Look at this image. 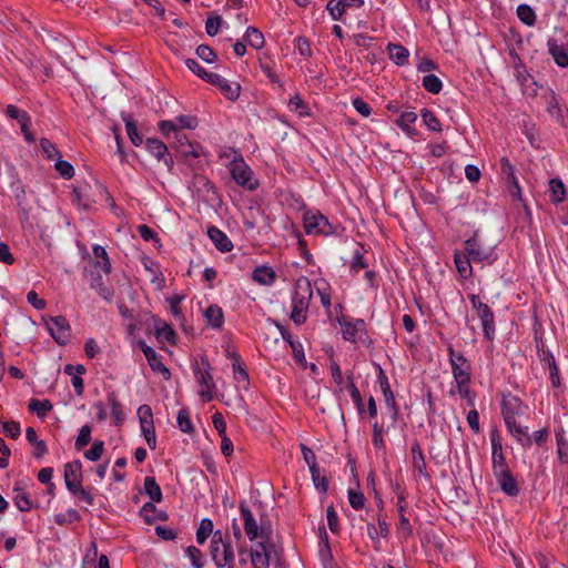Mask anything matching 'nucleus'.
I'll return each instance as SVG.
<instances>
[{"mask_svg": "<svg viewBox=\"0 0 568 568\" xmlns=\"http://www.w3.org/2000/svg\"><path fill=\"white\" fill-rule=\"evenodd\" d=\"M517 404V399L504 400L503 415L505 423L511 435L523 445L529 446L531 437L529 435V426L526 418L518 412H514L513 407Z\"/></svg>", "mask_w": 568, "mask_h": 568, "instance_id": "f257e3e1", "label": "nucleus"}, {"mask_svg": "<svg viewBox=\"0 0 568 568\" xmlns=\"http://www.w3.org/2000/svg\"><path fill=\"white\" fill-rule=\"evenodd\" d=\"M312 296V286H295L290 317L296 325L305 323Z\"/></svg>", "mask_w": 568, "mask_h": 568, "instance_id": "f03ea898", "label": "nucleus"}, {"mask_svg": "<svg viewBox=\"0 0 568 568\" xmlns=\"http://www.w3.org/2000/svg\"><path fill=\"white\" fill-rule=\"evenodd\" d=\"M303 224L308 235L328 236L336 231L328 219L317 210L306 211L303 215Z\"/></svg>", "mask_w": 568, "mask_h": 568, "instance_id": "7ed1b4c3", "label": "nucleus"}, {"mask_svg": "<svg viewBox=\"0 0 568 568\" xmlns=\"http://www.w3.org/2000/svg\"><path fill=\"white\" fill-rule=\"evenodd\" d=\"M194 376L197 384L201 386L199 395L204 402H211L214 398L213 390L215 389V383L213 381L212 367L207 358L203 357L201 361V367L194 368Z\"/></svg>", "mask_w": 568, "mask_h": 568, "instance_id": "20e7f679", "label": "nucleus"}, {"mask_svg": "<svg viewBox=\"0 0 568 568\" xmlns=\"http://www.w3.org/2000/svg\"><path fill=\"white\" fill-rule=\"evenodd\" d=\"M230 172L232 179L237 185H241L250 191L257 189L258 181L253 179V171L242 158L235 159L231 162Z\"/></svg>", "mask_w": 568, "mask_h": 568, "instance_id": "39448f33", "label": "nucleus"}, {"mask_svg": "<svg viewBox=\"0 0 568 568\" xmlns=\"http://www.w3.org/2000/svg\"><path fill=\"white\" fill-rule=\"evenodd\" d=\"M93 258L90 261L92 280L101 281L111 272V262L105 248L99 244L92 246Z\"/></svg>", "mask_w": 568, "mask_h": 568, "instance_id": "423d86ee", "label": "nucleus"}, {"mask_svg": "<svg viewBox=\"0 0 568 568\" xmlns=\"http://www.w3.org/2000/svg\"><path fill=\"white\" fill-rule=\"evenodd\" d=\"M542 100L545 102L547 113L554 119V121L561 128H568V110L567 115H565L558 95L552 90H546L542 95Z\"/></svg>", "mask_w": 568, "mask_h": 568, "instance_id": "0eeeda50", "label": "nucleus"}, {"mask_svg": "<svg viewBox=\"0 0 568 568\" xmlns=\"http://www.w3.org/2000/svg\"><path fill=\"white\" fill-rule=\"evenodd\" d=\"M47 327L52 338L59 345H65L71 336V327L64 316H52L47 322Z\"/></svg>", "mask_w": 568, "mask_h": 568, "instance_id": "6e6552de", "label": "nucleus"}, {"mask_svg": "<svg viewBox=\"0 0 568 568\" xmlns=\"http://www.w3.org/2000/svg\"><path fill=\"white\" fill-rule=\"evenodd\" d=\"M448 354L455 382L470 381L469 362L462 354H456L452 345L448 346Z\"/></svg>", "mask_w": 568, "mask_h": 568, "instance_id": "1a4fd4ad", "label": "nucleus"}, {"mask_svg": "<svg viewBox=\"0 0 568 568\" xmlns=\"http://www.w3.org/2000/svg\"><path fill=\"white\" fill-rule=\"evenodd\" d=\"M490 443L494 474L495 476L504 475L506 471L509 470V468L503 453L501 440L498 432L495 430L490 434Z\"/></svg>", "mask_w": 568, "mask_h": 568, "instance_id": "9d476101", "label": "nucleus"}, {"mask_svg": "<svg viewBox=\"0 0 568 568\" xmlns=\"http://www.w3.org/2000/svg\"><path fill=\"white\" fill-rule=\"evenodd\" d=\"M240 513L243 519L244 531L251 541L264 537V528H260L253 513L245 503L240 504Z\"/></svg>", "mask_w": 568, "mask_h": 568, "instance_id": "9b49d317", "label": "nucleus"}, {"mask_svg": "<svg viewBox=\"0 0 568 568\" xmlns=\"http://www.w3.org/2000/svg\"><path fill=\"white\" fill-rule=\"evenodd\" d=\"M337 322L342 327L343 338L355 343L357 338L365 333V321L357 318L352 321L345 316L337 317Z\"/></svg>", "mask_w": 568, "mask_h": 568, "instance_id": "f8f14e48", "label": "nucleus"}, {"mask_svg": "<svg viewBox=\"0 0 568 568\" xmlns=\"http://www.w3.org/2000/svg\"><path fill=\"white\" fill-rule=\"evenodd\" d=\"M205 75H206V82L220 88L222 93L229 100L235 101L239 99L240 92H241V87L239 83H229L227 80H225L220 74L214 73V72H212L210 74H205Z\"/></svg>", "mask_w": 568, "mask_h": 568, "instance_id": "ddd939ff", "label": "nucleus"}, {"mask_svg": "<svg viewBox=\"0 0 568 568\" xmlns=\"http://www.w3.org/2000/svg\"><path fill=\"white\" fill-rule=\"evenodd\" d=\"M159 130L160 132L166 138L170 139L171 136L174 138V144L173 148L179 152L181 150V144H184L185 142H190L186 134H184L179 128L175 121H161L159 123Z\"/></svg>", "mask_w": 568, "mask_h": 568, "instance_id": "4468645a", "label": "nucleus"}, {"mask_svg": "<svg viewBox=\"0 0 568 568\" xmlns=\"http://www.w3.org/2000/svg\"><path fill=\"white\" fill-rule=\"evenodd\" d=\"M349 268L351 272L355 274H358L361 271H363L364 278L369 283H373L375 281L376 273L374 271L368 270V264L365 260L362 247H358L354 251Z\"/></svg>", "mask_w": 568, "mask_h": 568, "instance_id": "2eb2a0df", "label": "nucleus"}, {"mask_svg": "<svg viewBox=\"0 0 568 568\" xmlns=\"http://www.w3.org/2000/svg\"><path fill=\"white\" fill-rule=\"evenodd\" d=\"M364 4V0H331L328 1L326 9L328 10L333 20H341L342 16L348 8H361Z\"/></svg>", "mask_w": 568, "mask_h": 568, "instance_id": "dca6fc26", "label": "nucleus"}, {"mask_svg": "<svg viewBox=\"0 0 568 568\" xmlns=\"http://www.w3.org/2000/svg\"><path fill=\"white\" fill-rule=\"evenodd\" d=\"M465 252L473 262L490 261V252L481 247L476 236L465 242Z\"/></svg>", "mask_w": 568, "mask_h": 568, "instance_id": "f3484780", "label": "nucleus"}, {"mask_svg": "<svg viewBox=\"0 0 568 568\" xmlns=\"http://www.w3.org/2000/svg\"><path fill=\"white\" fill-rule=\"evenodd\" d=\"M142 351L145 355V358L151 367V369L155 373L162 374L165 379H170L171 373L169 368L162 363L161 357L158 353L146 344H142Z\"/></svg>", "mask_w": 568, "mask_h": 568, "instance_id": "a211bd4d", "label": "nucleus"}, {"mask_svg": "<svg viewBox=\"0 0 568 568\" xmlns=\"http://www.w3.org/2000/svg\"><path fill=\"white\" fill-rule=\"evenodd\" d=\"M148 151L154 155L159 161H164L168 168L171 170L173 166V160L168 155V146L159 139H148L145 142Z\"/></svg>", "mask_w": 568, "mask_h": 568, "instance_id": "6ab92c4d", "label": "nucleus"}, {"mask_svg": "<svg viewBox=\"0 0 568 568\" xmlns=\"http://www.w3.org/2000/svg\"><path fill=\"white\" fill-rule=\"evenodd\" d=\"M207 235L220 252L226 253V252L232 251V248H233L232 241L227 237V235L223 231H221L216 226H210L207 229Z\"/></svg>", "mask_w": 568, "mask_h": 568, "instance_id": "aec40b11", "label": "nucleus"}, {"mask_svg": "<svg viewBox=\"0 0 568 568\" xmlns=\"http://www.w3.org/2000/svg\"><path fill=\"white\" fill-rule=\"evenodd\" d=\"M477 315L481 321L484 335L487 339L493 341L495 335V321L494 313L490 307L486 304L485 306L477 310Z\"/></svg>", "mask_w": 568, "mask_h": 568, "instance_id": "412c9836", "label": "nucleus"}, {"mask_svg": "<svg viewBox=\"0 0 568 568\" xmlns=\"http://www.w3.org/2000/svg\"><path fill=\"white\" fill-rule=\"evenodd\" d=\"M381 388L384 395L385 404L388 407L393 422L396 423L398 416V407L395 400V396L390 389L388 379L386 376L379 377Z\"/></svg>", "mask_w": 568, "mask_h": 568, "instance_id": "4be33fe9", "label": "nucleus"}, {"mask_svg": "<svg viewBox=\"0 0 568 568\" xmlns=\"http://www.w3.org/2000/svg\"><path fill=\"white\" fill-rule=\"evenodd\" d=\"M548 192L550 201L555 204H558L565 201L567 190L564 182L559 178H554L549 180Z\"/></svg>", "mask_w": 568, "mask_h": 568, "instance_id": "5701e85b", "label": "nucleus"}, {"mask_svg": "<svg viewBox=\"0 0 568 568\" xmlns=\"http://www.w3.org/2000/svg\"><path fill=\"white\" fill-rule=\"evenodd\" d=\"M121 116L125 123V130H126V133H128V136H129L131 143L135 146L141 145L143 142V139H142L141 133L138 131L136 122L133 120V118L129 113L123 112L121 114Z\"/></svg>", "mask_w": 568, "mask_h": 568, "instance_id": "b1692460", "label": "nucleus"}, {"mask_svg": "<svg viewBox=\"0 0 568 568\" xmlns=\"http://www.w3.org/2000/svg\"><path fill=\"white\" fill-rule=\"evenodd\" d=\"M252 280L257 284H272L276 280V273L271 266H257L252 273Z\"/></svg>", "mask_w": 568, "mask_h": 568, "instance_id": "393cba45", "label": "nucleus"}, {"mask_svg": "<svg viewBox=\"0 0 568 568\" xmlns=\"http://www.w3.org/2000/svg\"><path fill=\"white\" fill-rule=\"evenodd\" d=\"M417 120V114L413 111L404 112L396 120V124L410 138L417 135V130L412 126Z\"/></svg>", "mask_w": 568, "mask_h": 568, "instance_id": "a878e982", "label": "nucleus"}, {"mask_svg": "<svg viewBox=\"0 0 568 568\" xmlns=\"http://www.w3.org/2000/svg\"><path fill=\"white\" fill-rule=\"evenodd\" d=\"M387 50L390 60L394 61L397 65H405L408 63L409 52L405 47L389 43Z\"/></svg>", "mask_w": 568, "mask_h": 568, "instance_id": "bb28decb", "label": "nucleus"}, {"mask_svg": "<svg viewBox=\"0 0 568 568\" xmlns=\"http://www.w3.org/2000/svg\"><path fill=\"white\" fill-rule=\"evenodd\" d=\"M368 536L373 541H378L379 538H386L389 534V528L386 519L382 516L378 517L377 526L368 524Z\"/></svg>", "mask_w": 568, "mask_h": 568, "instance_id": "cd10ccee", "label": "nucleus"}, {"mask_svg": "<svg viewBox=\"0 0 568 568\" xmlns=\"http://www.w3.org/2000/svg\"><path fill=\"white\" fill-rule=\"evenodd\" d=\"M548 47L555 62L561 68L568 67V51L562 45H558L555 40H549Z\"/></svg>", "mask_w": 568, "mask_h": 568, "instance_id": "c85d7f7f", "label": "nucleus"}, {"mask_svg": "<svg viewBox=\"0 0 568 568\" xmlns=\"http://www.w3.org/2000/svg\"><path fill=\"white\" fill-rule=\"evenodd\" d=\"M413 467L420 475H426V462L420 445L415 442L410 447Z\"/></svg>", "mask_w": 568, "mask_h": 568, "instance_id": "c756f323", "label": "nucleus"}, {"mask_svg": "<svg viewBox=\"0 0 568 568\" xmlns=\"http://www.w3.org/2000/svg\"><path fill=\"white\" fill-rule=\"evenodd\" d=\"M204 317L206 318L209 325L214 328H219L223 325L224 316L222 308L217 305H211L204 311Z\"/></svg>", "mask_w": 568, "mask_h": 568, "instance_id": "7c9ffc66", "label": "nucleus"}, {"mask_svg": "<svg viewBox=\"0 0 568 568\" xmlns=\"http://www.w3.org/2000/svg\"><path fill=\"white\" fill-rule=\"evenodd\" d=\"M144 491L154 503H160L163 498L160 485L154 477L148 476L144 479Z\"/></svg>", "mask_w": 568, "mask_h": 568, "instance_id": "2f4dec72", "label": "nucleus"}, {"mask_svg": "<svg viewBox=\"0 0 568 568\" xmlns=\"http://www.w3.org/2000/svg\"><path fill=\"white\" fill-rule=\"evenodd\" d=\"M108 403L111 407V414L114 419L115 425H121L125 419V414L123 412L122 405L119 402L116 395L114 393L108 394Z\"/></svg>", "mask_w": 568, "mask_h": 568, "instance_id": "473e14b6", "label": "nucleus"}, {"mask_svg": "<svg viewBox=\"0 0 568 568\" xmlns=\"http://www.w3.org/2000/svg\"><path fill=\"white\" fill-rule=\"evenodd\" d=\"M222 548V557H220V555H214V562L217 568H224L227 564L234 562L235 559L234 549L230 540L223 544Z\"/></svg>", "mask_w": 568, "mask_h": 568, "instance_id": "72a5a7b5", "label": "nucleus"}, {"mask_svg": "<svg viewBox=\"0 0 568 568\" xmlns=\"http://www.w3.org/2000/svg\"><path fill=\"white\" fill-rule=\"evenodd\" d=\"M496 478H497V481H498L500 488L503 489V491H505L509 496L517 495V493H518L517 484L509 470L506 471L504 475L496 476Z\"/></svg>", "mask_w": 568, "mask_h": 568, "instance_id": "f704fd0d", "label": "nucleus"}, {"mask_svg": "<svg viewBox=\"0 0 568 568\" xmlns=\"http://www.w3.org/2000/svg\"><path fill=\"white\" fill-rule=\"evenodd\" d=\"M244 41L254 49H262L265 42L263 33L255 27L246 29Z\"/></svg>", "mask_w": 568, "mask_h": 568, "instance_id": "c9c22d12", "label": "nucleus"}, {"mask_svg": "<svg viewBox=\"0 0 568 568\" xmlns=\"http://www.w3.org/2000/svg\"><path fill=\"white\" fill-rule=\"evenodd\" d=\"M181 146L182 148L179 153L184 158L186 162L190 161V158L199 159L203 154V148L199 143H193L190 141L181 144Z\"/></svg>", "mask_w": 568, "mask_h": 568, "instance_id": "e433bc0d", "label": "nucleus"}, {"mask_svg": "<svg viewBox=\"0 0 568 568\" xmlns=\"http://www.w3.org/2000/svg\"><path fill=\"white\" fill-rule=\"evenodd\" d=\"M471 262L473 261L466 254L455 253V264L464 280H467L471 275Z\"/></svg>", "mask_w": 568, "mask_h": 568, "instance_id": "4c0bfd02", "label": "nucleus"}, {"mask_svg": "<svg viewBox=\"0 0 568 568\" xmlns=\"http://www.w3.org/2000/svg\"><path fill=\"white\" fill-rule=\"evenodd\" d=\"M250 557L254 568H270L273 558L271 554L262 552L258 549H251Z\"/></svg>", "mask_w": 568, "mask_h": 568, "instance_id": "58836bf2", "label": "nucleus"}, {"mask_svg": "<svg viewBox=\"0 0 568 568\" xmlns=\"http://www.w3.org/2000/svg\"><path fill=\"white\" fill-rule=\"evenodd\" d=\"M564 429L556 430L557 454L561 464H568V442L565 439Z\"/></svg>", "mask_w": 568, "mask_h": 568, "instance_id": "ea45409f", "label": "nucleus"}, {"mask_svg": "<svg viewBox=\"0 0 568 568\" xmlns=\"http://www.w3.org/2000/svg\"><path fill=\"white\" fill-rule=\"evenodd\" d=\"M544 369L549 371V379L551 383V386L554 388H559L561 386V378L559 373V367L557 365V362L555 359V356L550 359L546 361L545 366H541Z\"/></svg>", "mask_w": 568, "mask_h": 568, "instance_id": "a19ab883", "label": "nucleus"}, {"mask_svg": "<svg viewBox=\"0 0 568 568\" xmlns=\"http://www.w3.org/2000/svg\"><path fill=\"white\" fill-rule=\"evenodd\" d=\"M28 407L31 412L37 413L39 417L43 418L52 410L53 405L49 399H31Z\"/></svg>", "mask_w": 568, "mask_h": 568, "instance_id": "79ce46f5", "label": "nucleus"}, {"mask_svg": "<svg viewBox=\"0 0 568 568\" xmlns=\"http://www.w3.org/2000/svg\"><path fill=\"white\" fill-rule=\"evenodd\" d=\"M82 464L80 460H75L73 463H68L64 466V483L65 481H77L81 480L82 474H81Z\"/></svg>", "mask_w": 568, "mask_h": 568, "instance_id": "37998d69", "label": "nucleus"}, {"mask_svg": "<svg viewBox=\"0 0 568 568\" xmlns=\"http://www.w3.org/2000/svg\"><path fill=\"white\" fill-rule=\"evenodd\" d=\"M229 354L233 359L232 368H233V373H234V378L239 383L248 382V374H247L244 365L242 364L240 356L235 353L234 354L229 353Z\"/></svg>", "mask_w": 568, "mask_h": 568, "instance_id": "c03bdc74", "label": "nucleus"}, {"mask_svg": "<svg viewBox=\"0 0 568 568\" xmlns=\"http://www.w3.org/2000/svg\"><path fill=\"white\" fill-rule=\"evenodd\" d=\"M422 119L424 124L434 132H440L442 131V124L439 119L435 115V113L428 109L422 110Z\"/></svg>", "mask_w": 568, "mask_h": 568, "instance_id": "a18cd8bd", "label": "nucleus"}, {"mask_svg": "<svg viewBox=\"0 0 568 568\" xmlns=\"http://www.w3.org/2000/svg\"><path fill=\"white\" fill-rule=\"evenodd\" d=\"M140 426H141V433L143 435L148 446L151 449H155L156 448V435H155L154 422L153 423L144 422Z\"/></svg>", "mask_w": 568, "mask_h": 568, "instance_id": "49530a36", "label": "nucleus"}, {"mask_svg": "<svg viewBox=\"0 0 568 568\" xmlns=\"http://www.w3.org/2000/svg\"><path fill=\"white\" fill-rule=\"evenodd\" d=\"M537 324V316L535 315V325ZM535 347L537 349V356L540 365L545 366L546 361L554 357L552 353L545 348L542 338L537 337V329L535 328Z\"/></svg>", "mask_w": 568, "mask_h": 568, "instance_id": "de8ad7c7", "label": "nucleus"}, {"mask_svg": "<svg viewBox=\"0 0 568 568\" xmlns=\"http://www.w3.org/2000/svg\"><path fill=\"white\" fill-rule=\"evenodd\" d=\"M423 87L433 94H438L443 89L440 79L435 74H427L423 78Z\"/></svg>", "mask_w": 568, "mask_h": 568, "instance_id": "09e8293b", "label": "nucleus"}, {"mask_svg": "<svg viewBox=\"0 0 568 568\" xmlns=\"http://www.w3.org/2000/svg\"><path fill=\"white\" fill-rule=\"evenodd\" d=\"M346 388L349 390V395L357 408L358 414H361V415L364 414L365 408H364L362 395H361L358 388L356 387V385L354 384L351 376L348 377V383L346 385Z\"/></svg>", "mask_w": 568, "mask_h": 568, "instance_id": "8fccbe9b", "label": "nucleus"}, {"mask_svg": "<svg viewBox=\"0 0 568 568\" xmlns=\"http://www.w3.org/2000/svg\"><path fill=\"white\" fill-rule=\"evenodd\" d=\"M223 23L222 18L214 12L210 13L205 22V31L210 37H214L219 33L220 28Z\"/></svg>", "mask_w": 568, "mask_h": 568, "instance_id": "3c124183", "label": "nucleus"}, {"mask_svg": "<svg viewBox=\"0 0 568 568\" xmlns=\"http://www.w3.org/2000/svg\"><path fill=\"white\" fill-rule=\"evenodd\" d=\"M80 520V514L75 509H69L67 513L54 515V523L59 526H64Z\"/></svg>", "mask_w": 568, "mask_h": 568, "instance_id": "603ef678", "label": "nucleus"}, {"mask_svg": "<svg viewBox=\"0 0 568 568\" xmlns=\"http://www.w3.org/2000/svg\"><path fill=\"white\" fill-rule=\"evenodd\" d=\"M310 471H311L312 480H313L316 489L321 493H326L328 489L327 477L321 475V470H320L318 466L310 469Z\"/></svg>", "mask_w": 568, "mask_h": 568, "instance_id": "864d4df0", "label": "nucleus"}, {"mask_svg": "<svg viewBox=\"0 0 568 568\" xmlns=\"http://www.w3.org/2000/svg\"><path fill=\"white\" fill-rule=\"evenodd\" d=\"M213 531V523L211 519L204 518L200 523L196 531V540L199 544H204L209 535Z\"/></svg>", "mask_w": 568, "mask_h": 568, "instance_id": "5fc2aeb1", "label": "nucleus"}, {"mask_svg": "<svg viewBox=\"0 0 568 568\" xmlns=\"http://www.w3.org/2000/svg\"><path fill=\"white\" fill-rule=\"evenodd\" d=\"M91 426L83 425L78 434V437L75 439L74 446L78 450L82 449L84 446H87L91 440Z\"/></svg>", "mask_w": 568, "mask_h": 568, "instance_id": "6e6d98bb", "label": "nucleus"}, {"mask_svg": "<svg viewBox=\"0 0 568 568\" xmlns=\"http://www.w3.org/2000/svg\"><path fill=\"white\" fill-rule=\"evenodd\" d=\"M178 425L183 433L190 434L193 432V425L190 419L187 409L182 408L178 414Z\"/></svg>", "mask_w": 568, "mask_h": 568, "instance_id": "4d7b16f0", "label": "nucleus"}, {"mask_svg": "<svg viewBox=\"0 0 568 568\" xmlns=\"http://www.w3.org/2000/svg\"><path fill=\"white\" fill-rule=\"evenodd\" d=\"M104 452V443L102 440H95L92 447L84 452V457L88 460L97 462L101 458Z\"/></svg>", "mask_w": 568, "mask_h": 568, "instance_id": "13d9d810", "label": "nucleus"}, {"mask_svg": "<svg viewBox=\"0 0 568 568\" xmlns=\"http://www.w3.org/2000/svg\"><path fill=\"white\" fill-rule=\"evenodd\" d=\"M6 113L9 118L18 120L20 126H26V122L30 116L26 111L19 110L16 105L9 104L7 106Z\"/></svg>", "mask_w": 568, "mask_h": 568, "instance_id": "bf43d9fd", "label": "nucleus"}, {"mask_svg": "<svg viewBox=\"0 0 568 568\" xmlns=\"http://www.w3.org/2000/svg\"><path fill=\"white\" fill-rule=\"evenodd\" d=\"M173 121H175L180 130H194L199 125V120L194 115H179Z\"/></svg>", "mask_w": 568, "mask_h": 568, "instance_id": "052dcab7", "label": "nucleus"}, {"mask_svg": "<svg viewBox=\"0 0 568 568\" xmlns=\"http://www.w3.org/2000/svg\"><path fill=\"white\" fill-rule=\"evenodd\" d=\"M196 55L207 63H213L216 60V53L207 44H201L196 48Z\"/></svg>", "mask_w": 568, "mask_h": 568, "instance_id": "680f3d73", "label": "nucleus"}, {"mask_svg": "<svg viewBox=\"0 0 568 568\" xmlns=\"http://www.w3.org/2000/svg\"><path fill=\"white\" fill-rule=\"evenodd\" d=\"M288 105L292 110L296 111L301 116L308 114V106L300 95H294L293 98H291Z\"/></svg>", "mask_w": 568, "mask_h": 568, "instance_id": "e2e57ef3", "label": "nucleus"}, {"mask_svg": "<svg viewBox=\"0 0 568 568\" xmlns=\"http://www.w3.org/2000/svg\"><path fill=\"white\" fill-rule=\"evenodd\" d=\"M3 433L6 436L17 439L21 434V427L18 422L11 420V422H4L2 425Z\"/></svg>", "mask_w": 568, "mask_h": 568, "instance_id": "0e129e2a", "label": "nucleus"}, {"mask_svg": "<svg viewBox=\"0 0 568 568\" xmlns=\"http://www.w3.org/2000/svg\"><path fill=\"white\" fill-rule=\"evenodd\" d=\"M40 146H41V150L43 151V153L50 160H53L55 156L60 155L59 150L49 139H45V138L41 139Z\"/></svg>", "mask_w": 568, "mask_h": 568, "instance_id": "69168bd1", "label": "nucleus"}, {"mask_svg": "<svg viewBox=\"0 0 568 568\" xmlns=\"http://www.w3.org/2000/svg\"><path fill=\"white\" fill-rule=\"evenodd\" d=\"M55 170L64 179H71L74 175L73 166L68 161H64V160H61V159H59L55 162Z\"/></svg>", "mask_w": 568, "mask_h": 568, "instance_id": "338daca9", "label": "nucleus"}, {"mask_svg": "<svg viewBox=\"0 0 568 568\" xmlns=\"http://www.w3.org/2000/svg\"><path fill=\"white\" fill-rule=\"evenodd\" d=\"M186 554L189 556V558L191 559L192 561V566L194 568H202L203 567V562H202V552L199 548H196L195 546H189L186 548Z\"/></svg>", "mask_w": 568, "mask_h": 568, "instance_id": "774afa93", "label": "nucleus"}]
</instances>
